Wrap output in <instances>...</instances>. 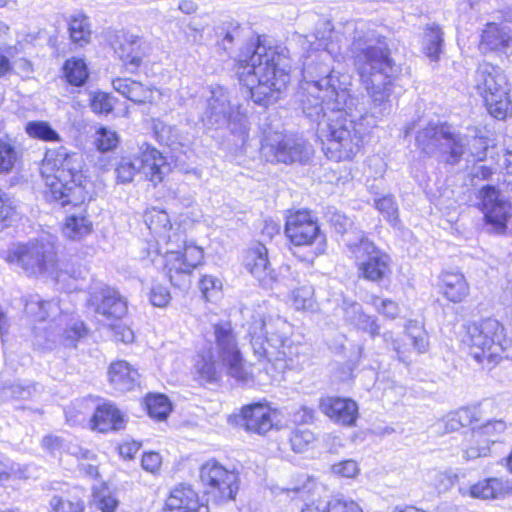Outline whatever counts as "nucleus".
<instances>
[{"mask_svg": "<svg viewBox=\"0 0 512 512\" xmlns=\"http://www.w3.org/2000/svg\"><path fill=\"white\" fill-rule=\"evenodd\" d=\"M198 478L208 503L210 501L216 506H222L237 500L241 487V477L237 470L229 469L217 459L211 458L200 465Z\"/></svg>", "mask_w": 512, "mask_h": 512, "instance_id": "nucleus-10", "label": "nucleus"}, {"mask_svg": "<svg viewBox=\"0 0 512 512\" xmlns=\"http://www.w3.org/2000/svg\"><path fill=\"white\" fill-rule=\"evenodd\" d=\"M18 218L14 199L0 188V231L11 227Z\"/></svg>", "mask_w": 512, "mask_h": 512, "instance_id": "nucleus-41", "label": "nucleus"}, {"mask_svg": "<svg viewBox=\"0 0 512 512\" xmlns=\"http://www.w3.org/2000/svg\"><path fill=\"white\" fill-rule=\"evenodd\" d=\"M48 512H86V502L77 496L55 495L49 502Z\"/></svg>", "mask_w": 512, "mask_h": 512, "instance_id": "nucleus-40", "label": "nucleus"}, {"mask_svg": "<svg viewBox=\"0 0 512 512\" xmlns=\"http://www.w3.org/2000/svg\"><path fill=\"white\" fill-rule=\"evenodd\" d=\"M438 293L451 304L465 302L470 294V285L459 271H443L438 278Z\"/></svg>", "mask_w": 512, "mask_h": 512, "instance_id": "nucleus-24", "label": "nucleus"}, {"mask_svg": "<svg viewBox=\"0 0 512 512\" xmlns=\"http://www.w3.org/2000/svg\"><path fill=\"white\" fill-rule=\"evenodd\" d=\"M242 265L263 286H270L278 280V274L270 261L269 250L260 241H254L244 249Z\"/></svg>", "mask_w": 512, "mask_h": 512, "instance_id": "nucleus-16", "label": "nucleus"}, {"mask_svg": "<svg viewBox=\"0 0 512 512\" xmlns=\"http://www.w3.org/2000/svg\"><path fill=\"white\" fill-rule=\"evenodd\" d=\"M63 445V439L57 435L48 434L41 440V447L49 452H54L60 449Z\"/></svg>", "mask_w": 512, "mask_h": 512, "instance_id": "nucleus-58", "label": "nucleus"}, {"mask_svg": "<svg viewBox=\"0 0 512 512\" xmlns=\"http://www.w3.org/2000/svg\"><path fill=\"white\" fill-rule=\"evenodd\" d=\"M205 262L204 248L194 241H185L178 249L162 254L161 273L173 288L187 290L195 271Z\"/></svg>", "mask_w": 512, "mask_h": 512, "instance_id": "nucleus-9", "label": "nucleus"}, {"mask_svg": "<svg viewBox=\"0 0 512 512\" xmlns=\"http://www.w3.org/2000/svg\"><path fill=\"white\" fill-rule=\"evenodd\" d=\"M61 77L67 86L81 88L89 82L90 69L84 58L73 56L63 62Z\"/></svg>", "mask_w": 512, "mask_h": 512, "instance_id": "nucleus-30", "label": "nucleus"}, {"mask_svg": "<svg viewBox=\"0 0 512 512\" xmlns=\"http://www.w3.org/2000/svg\"><path fill=\"white\" fill-rule=\"evenodd\" d=\"M477 47L483 55L506 54L512 47V34L500 23L489 21L480 31Z\"/></svg>", "mask_w": 512, "mask_h": 512, "instance_id": "nucleus-22", "label": "nucleus"}, {"mask_svg": "<svg viewBox=\"0 0 512 512\" xmlns=\"http://www.w3.org/2000/svg\"><path fill=\"white\" fill-rule=\"evenodd\" d=\"M95 312L109 323L121 321L128 315V302L117 289L106 287L100 293Z\"/></svg>", "mask_w": 512, "mask_h": 512, "instance_id": "nucleus-27", "label": "nucleus"}, {"mask_svg": "<svg viewBox=\"0 0 512 512\" xmlns=\"http://www.w3.org/2000/svg\"><path fill=\"white\" fill-rule=\"evenodd\" d=\"M146 44L134 34H123L118 37L114 52L121 63V69L128 74H138L147 57Z\"/></svg>", "mask_w": 512, "mask_h": 512, "instance_id": "nucleus-19", "label": "nucleus"}, {"mask_svg": "<svg viewBox=\"0 0 512 512\" xmlns=\"http://www.w3.org/2000/svg\"><path fill=\"white\" fill-rule=\"evenodd\" d=\"M493 175V170L489 166H480L471 174V181H483L489 179Z\"/></svg>", "mask_w": 512, "mask_h": 512, "instance_id": "nucleus-62", "label": "nucleus"}, {"mask_svg": "<svg viewBox=\"0 0 512 512\" xmlns=\"http://www.w3.org/2000/svg\"><path fill=\"white\" fill-rule=\"evenodd\" d=\"M67 26L72 44L77 47H85L91 42L92 29L86 14L81 12L70 16Z\"/></svg>", "mask_w": 512, "mask_h": 512, "instance_id": "nucleus-33", "label": "nucleus"}, {"mask_svg": "<svg viewBox=\"0 0 512 512\" xmlns=\"http://www.w3.org/2000/svg\"><path fill=\"white\" fill-rule=\"evenodd\" d=\"M14 65L10 58L0 51V78L13 73Z\"/></svg>", "mask_w": 512, "mask_h": 512, "instance_id": "nucleus-60", "label": "nucleus"}, {"mask_svg": "<svg viewBox=\"0 0 512 512\" xmlns=\"http://www.w3.org/2000/svg\"><path fill=\"white\" fill-rule=\"evenodd\" d=\"M93 504L101 512H116L119 501L114 491H112L107 483H101L94 486L91 492Z\"/></svg>", "mask_w": 512, "mask_h": 512, "instance_id": "nucleus-37", "label": "nucleus"}, {"mask_svg": "<svg viewBox=\"0 0 512 512\" xmlns=\"http://www.w3.org/2000/svg\"><path fill=\"white\" fill-rule=\"evenodd\" d=\"M120 137L118 133L105 126H100L95 131L94 146L97 151L107 153L118 148Z\"/></svg>", "mask_w": 512, "mask_h": 512, "instance_id": "nucleus-43", "label": "nucleus"}, {"mask_svg": "<svg viewBox=\"0 0 512 512\" xmlns=\"http://www.w3.org/2000/svg\"><path fill=\"white\" fill-rule=\"evenodd\" d=\"M356 126V121L345 112L329 119L323 142V152L328 159L342 162L355 158L363 146V135Z\"/></svg>", "mask_w": 512, "mask_h": 512, "instance_id": "nucleus-11", "label": "nucleus"}, {"mask_svg": "<svg viewBox=\"0 0 512 512\" xmlns=\"http://www.w3.org/2000/svg\"><path fill=\"white\" fill-rule=\"evenodd\" d=\"M300 512H364V510L356 500L343 495H334L327 502L315 500L306 503Z\"/></svg>", "mask_w": 512, "mask_h": 512, "instance_id": "nucleus-31", "label": "nucleus"}, {"mask_svg": "<svg viewBox=\"0 0 512 512\" xmlns=\"http://www.w3.org/2000/svg\"><path fill=\"white\" fill-rule=\"evenodd\" d=\"M109 329L112 332L116 342L131 344L135 341V331L131 325L121 321L109 323Z\"/></svg>", "mask_w": 512, "mask_h": 512, "instance_id": "nucleus-51", "label": "nucleus"}, {"mask_svg": "<svg viewBox=\"0 0 512 512\" xmlns=\"http://www.w3.org/2000/svg\"><path fill=\"white\" fill-rule=\"evenodd\" d=\"M444 45V33L438 24H429L424 28L422 52L432 62L441 59Z\"/></svg>", "mask_w": 512, "mask_h": 512, "instance_id": "nucleus-34", "label": "nucleus"}, {"mask_svg": "<svg viewBox=\"0 0 512 512\" xmlns=\"http://www.w3.org/2000/svg\"><path fill=\"white\" fill-rule=\"evenodd\" d=\"M461 343L482 369L492 370L502 361L512 360V332L494 316L466 322Z\"/></svg>", "mask_w": 512, "mask_h": 512, "instance_id": "nucleus-4", "label": "nucleus"}, {"mask_svg": "<svg viewBox=\"0 0 512 512\" xmlns=\"http://www.w3.org/2000/svg\"><path fill=\"white\" fill-rule=\"evenodd\" d=\"M347 249L360 280L378 286L391 280L393 258L373 240L363 236L348 244Z\"/></svg>", "mask_w": 512, "mask_h": 512, "instance_id": "nucleus-7", "label": "nucleus"}, {"mask_svg": "<svg viewBox=\"0 0 512 512\" xmlns=\"http://www.w3.org/2000/svg\"><path fill=\"white\" fill-rule=\"evenodd\" d=\"M144 409L154 420H166L172 411L170 399L162 393H148L143 398Z\"/></svg>", "mask_w": 512, "mask_h": 512, "instance_id": "nucleus-35", "label": "nucleus"}, {"mask_svg": "<svg viewBox=\"0 0 512 512\" xmlns=\"http://www.w3.org/2000/svg\"><path fill=\"white\" fill-rule=\"evenodd\" d=\"M198 289L206 302H216L223 296V283L215 275L202 274L198 279Z\"/></svg>", "mask_w": 512, "mask_h": 512, "instance_id": "nucleus-38", "label": "nucleus"}, {"mask_svg": "<svg viewBox=\"0 0 512 512\" xmlns=\"http://www.w3.org/2000/svg\"><path fill=\"white\" fill-rule=\"evenodd\" d=\"M509 87H511L509 80L499 66L489 62L478 65L475 89L480 96L486 95L487 92H499Z\"/></svg>", "mask_w": 512, "mask_h": 512, "instance_id": "nucleus-26", "label": "nucleus"}, {"mask_svg": "<svg viewBox=\"0 0 512 512\" xmlns=\"http://www.w3.org/2000/svg\"><path fill=\"white\" fill-rule=\"evenodd\" d=\"M82 412L76 407H69L65 410V421L70 426H75L81 421Z\"/></svg>", "mask_w": 512, "mask_h": 512, "instance_id": "nucleus-61", "label": "nucleus"}, {"mask_svg": "<svg viewBox=\"0 0 512 512\" xmlns=\"http://www.w3.org/2000/svg\"><path fill=\"white\" fill-rule=\"evenodd\" d=\"M22 154L9 139L0 138V174L6 175L21 165Z\"/></svg>", "mask_w": 512, "mask_h": 512, "instance_id": "nucleus-36", "label": "nucleus"}, {"mask_svg": "<svg viewBox=\"0 0 512 512\" xmlns=\"http://www.w3.org/2000/svg\"><path fill=\"white\" fill-rule=\"evenodd\" d=\"M261 149L266 150L267 161L273 164L306 165L314 155L309 141L296 134H283L274 143L262 144Z\"/></svg>", "mask_w": 512, "mask_h": 512, "instance_id": "nucleus-14", "label": "nucleus"}, {"mask_svg": "<svg viewBox=\"0 0 512 512\" xmlns=\"http://www.w3.org/2000/svg\"><path fill=\"white\" fill-rule=\"evenodd\" d=\"M479 199L486 224L492 226L494 232L505 234L510 219L509 206L499 199V190L492 186H483L479 191Z\"/></svg>", "mask_w": 512, "mask_h": 512, "instance_id": "nucleus-18", "label": "nucleus"}, {"mask_svg": "<svg viewBox=\"0 0 512 512\" xmlns=\"http://www.w3.org/2000/svg\"><path fill=\"white\" fill-rule=\"evenodd\" d=\"M216 344L215 356L211 348L200 351L194 363V380L201 387L218 384L222 371L238 383L254 381L253 364L248 363L239 346L237 332L230 321L212 326Z\"/></svg>", "mask_w": 512, "mask_h": 512, "instance_id": "nucleus-3", "label": "nucleus"}, {"mask_svg": "<svg viewBox=\"0 0 512 512\" xmlns=\"http://www.w3.org/2000/svg\"><path fill=\"white\" fill-rule=\"evenodd\" d=\"M164 510L165 512H209V505L192 484L178 483L169 491Z\"/></svg>", "mask_w": 512, "mask_h": 512, "instance_id": "nucleus-21", "label": "nucleus"}, {"mask_svg": "<svg viewBox=\"0 0 512 512\" xmlns=\"http://www.w3.org/2000/svg\"><path fill=\"white\" fill-rule=\"evenodd\" d=\"M163 460L159 452L146 451L141 456V467L153 475L159 474L162 468Z\"/></svg>", "mask_w": 512, "mask_h": 512, "instance_id": "nucleus-53", "label": "nucleus"}, {"mask_svg": "<svg viewBox=\"0 0 512 512\" xmlns=\"http://www.w3.org/2000/svg\"><path fill=\"white\" fill-rule=\"evenodd\" d=\"M140 172L139 166L129 156H122L115 166V180L118 184L131 183L137 173Z\"/></svg>", "mask_w": 512, "mask_h": 512, "instance_id": "nucleus-45", "label": "nucleus"}, {"mask_svg": "<svg viewBox=\"0 0 512 512\" xmlns=\"http://www.w3.org/2000/svg\"><path fill=\"white\" fill-rule=\"evenodd\" d=\"M232 418L251 435L266 436L281 428V411L266 399L242 405Z\"/></svg>", "mask_w": 512, "mask_h": 512, "instance_id": "nucleus-12", "label": "nucleus"}, {"mask_svg": "<svg viewBox=\"0 0 512 512\" xmlns=\"http://www.w3.org/2000/svg\"><path fill=\"white\" fill-rule=\"evenodd\" d=\"M145 222L151 231H158L170 225L168 214L156 208H152L145 213Z\"/></svg>", "mask_w": 512, "mask_h": 512, "instance_id": "nucleus-52", "label": "nucleus"}, {"mask_svg": "<svg viewBox=\"0 0 512 512\" xmlns=\"http://www.w3.org/2000/svg\"><path fill=\"white\" fill-rule=\"evenodd\" d=\"M112 85L115 91L139 106L152 104L157 92L154 86L130 78L118 77L112 81Z\"/></svg>", "mask_w": 512, "mask_h": 512, "instance_id": "nucleus-28", "label": "nucleus"}, {"mask_svg": "<svg viewBox=\"0 0 512 512\" xmlns=\"http://www.w3.org/2000/svg\"><path fill=\"white\" fill-rule=\"evenodd\" d=\"M481 417L479 411L473 407H461L448 413L443 419V430L446 433L457 432L463 428H470L469 448L472 456L485 457L489 455L491 446L502 442L507 429L503 420H491L477 426Z\"/></svg>", "mask_w": 512, "mask_h": 512, "instance_id": "nucleus-5", "label": "nucleus"}, {"mask_svg": "<svg viewBox=\"0 0 512 512\" xmlns=\"http://www.w3.org/2000/svg\"><path fill=\"white\" fill-rule=\"evenodd\" d=\"M178 8L185 14H193L197 11V4L193 0H182L180 1Z\"/></svg>", "mask_w": 512, "mask_h": 512, "instance_id": "nucleus-63", "label": "nucleus"}, {"mask_svg": "<svg viewBox=\"0 0 512 512\" xmlns=\"http://www.w3.org/2000/svg\"><path fill=\"white\" fill-rule=\"evenodd\" d=\"M374 206L387 221L391 223L398 222V207L393 196L384 195L376 199Z\"/></svg>", "mask_w": 512, "mask_h": 512, "instance_id": "nucleus-49", "label": "nucleus"}, {"mask_svg": "<svg viewBox=\"0 0 512 512\" xmlns=\"http://www.w3.org/2000/svg\"><path fill=\"white\" fill-rule=\"evenodd\" d=\"M468 495L479 500H499L512 495V482L501 477L478 480L468 488Z\"/></svg>", "mask_w": 512, "mask_h": 512, "instance_id": "nucleus-25", "label": "nucleus"}, {"mask_svg": "<svg viewBox=\"0 0 512 512\" xmlns=\"http://www.w3.org/2000/svg\"><path fill=\"white\" fill-rule=\"evenodd\" d=\"M88 335V329L83 322L75 323L67 327L64 331L65 339L72 345L85 338Z\"/></svg>", "mask_w": 512, "mask_h": 512, "instance_id": "nucleus-56", "label": "nucleus"}, {"mask_svg": "<svg viewBox=\"0 0 512 512\" xmlns=\"http://www.w3.org/2000/svg\"><path fill=\"white\" fill-rule=\"evenodd\" d=\"M319 409L333 423L343 427H354L359 418L357 402L350 397L325 396L319 400Z\"/></svg>", "mask_w": 512, "mask_h": 512, "instance_id": "nucleus-20", "label": "nucleus"}, {"mask_svg": "<svg viewBox=\"0 0 512 512\" xmlns=\"http://www.w3.org/2000/svg\"><path fill=\"white\" fill-rule=\"evenodd\" d=\"M406 336L409 340L413 350L422 354L428 351L429 340L428 333L422 326L419 325H408L405 330Z\"/></svg>", "mask_w": 512, "mask_h": 512, "instance_id": "nucleus-46", "label": "nucleus"}, {"mask_svg": "<svg viewBox=\"0 0 512 512\" xmlns=\"http://www.w3.org/2000/svg\"><path fill=\"white\" fill-rule=\"evenodd\" d=\"M283 234L290 250L311 249L314 257L326 253V234L317 214L308 207H292L284 212Z\"/></svg>", "mask_w": 512, "mask_h": 512, "instance_id": "nucleus-6", "label": "nucleus"}, {"mask_svg": "<svg viewBox=\"0 0 512 512\" xmlns=\"http://www.w3.org/2000/svg\"><path fill=\"white\" fill-rule=\"evenodd\" d=\"M40 173L50 198L60 206L79 208L69 213L60 225L63 237L81 241L94 231L88 213L89 203L95 199L94 183L83 170L77 154L64 147L48 150L42 160Z\"/></svg>", "mask_w": 512, "mask_h": 512, "instance_id": "nucleus-1", "label": "nucleus"}, {"mask_svg": "<svg viewBox=\"0 0 512 512\" xmlns=\"http://www.w3.org/2000/svg\"><path fill=\"white\" fill-rule=\"evenodd\" d=\"M511 87L499 92H487L480 96L488 113L495 119L505 120L512 111Z\"/></svg>", "mask_w": 512, "mask_h": 512, "instance_id": "nucleus-32", "label": "nucleus"}, {"mask_svg": "<svg viewBox=\"0 0 512 512\" xmlns=\"http://www.w3.org/2000/svg\"><path fill=\"white\" fill-rule=\"evenodd\" d=\"M1 258L29 278L45 275L59 264L57 249L39 241L13 243L2 252Z\"/></svg>", "mask_w": 512, "mask_h": 512, "instance_id": "nucleus-8", "label": "nucleus"}, {"mask_svg": "<svg viewBox=\"0 0 512 512\" xmlns=\"http://www.w3.org/2000/svg\"><path fill=\"white\" fill-rule=\"evenodd\" d=\"M472 146L475 148H479L477 151H471V156L473 161L479 162L483 161L487 157V142L484 137L475 136L472 139Z\"/></svg>", "mask_w": 512, "mask_h": 512, "instance_id": "nucleus-57", "label": "nucleus"}, {"mask_svg": "<svg viewBox=\"0 0 512 512\" xmlns=\"http://www.w3.org/2000/svg\"><path fill=\"white\" fill-rule=\"evenodd\" d=\"M115 99L107 92L95 91L89 99L91 111L98 116H107L114 110Z\"/></svg>", "mask_w": 512, "mask_h": 512, "instance_id": "nucleus-44", "label": "nucleus"}, {"mask_svg": "<svg viewBox=\"0 0 512 512\" xmlns=\"http://www.w3.org/2000/svg\"><path fill=\"white\" fill-rule=\"evenodd\" d=\"M316 441L315 434L307 427H296L289 438L291 448L296 453H303L313 448Z\"/></svg>", "mask_w": 512, "mask_h": 512, "instance_id": "nucleus-42", "label": "nucleus"}, {"mask_svg": "<svg viewBox=\"0 0 512 512\" xmlns=\"http://www.w3.org/2000/svg\"><path fill=\"white\" fill-rule=\"evenodd\" d=\"M141 449V442L136 440H124L117 446L119 456L124 460H132Z\"/></svg>", "mask_w": 512, "mask_h": 512, "instance_id": "nucleus-55", "label": "nucleus"}, {"mask_svg": "<svg viewBox=\"0 0 512 512\" xmlns=\"http://www.w3.org/2000/svg\"><path fill=\"white\" fill-rule=\"evenodd\" d=\"M149 301L155 307L164 308L171 301L170 291L163 285H155L149 292Z\"/></svg>", "mask_w": 512, "mask_h": 512, "instance_id": "nucleus-54", "label": "nucleus"}, {"mask_svg": "<svg viewBox=\"0 0 512 512\" xmlns=\"http://www.w3.org/2000/svg\"><path fill=\"white\" fill-rule=\"evenodd\" d=\"M127 422V415L116 403L103 400L95 405L87 425L91 432L107 435L124 430Z\"/></svg>", "mask_w": 512, "mask_h": 512, "instance_id": "nucleus-17", "label": "nucleus"}, {"mask_svg": "<svg viewBox=\"0 0 512 512\" xmlns=\"http://www.w3.org/2000/svg\"><path fill=\"white\" fill-rule=\"evenodd\" d=\"M108 382L117 390L127 392L138 386V370L125 360H114L107 369Z\"/></svg>", "mask_w": 512, "mask_h": 512, "instance_id": "nucleus-29", "label": "nucleus"}, {"mask_svg": "<svg viewBox=\"0 0 512 512\" xmlns=\"http://www.w3.org/2000/svg\"><path fill=\"white\" fill-rule=\"evenodd\" d=\"M357 73L364 83H372L377 74L384 76L383 86L391 85L393 77L390 74L396 66L386 37L377 38V46L370 45L363 48L355 58Z\"/></svg>", "mask_w": 512, "mask_h": 512, "instance_id": "nucleus-13", "label": "nucleus"}, {"mask_svg": "<svg viewBox=\"0 0 512 512\" xmlns=\"http://www.w3.org/2000/svg\"><path fill=\"white\" fill-rule=\"evenodd\" d=\"M429 128L433 138L446 141L445 147L440 151L443 163L450 166L459 164L465 154V145L460 135L447 122L436 123Z\"/></svg>", "mask_w": 512, "mask_h": 512, "instance_id": "nucleus-23", "label": "nucleus"}, {"mask_svg": "<svg viewBox=\"0 0 512 512\" xmlns=\"http://www.w3.org/2000/svg\"><path fill=\"white\" fill-rule=\"evenodd\" d=\"M235 69L250 99L264 108L281 100L291 84L289 57L277 47L263 46L261 35L256 36L249 51L238 56Z\"/></svg>", "mask_w": 512, "mask_h": 512, "instance_id": "nucleus-2", "label": "nucleus"}, {"mask_svg": "<svg viewBox=\"0 0 512 512\" xmlns=\"http://www.w3.org/2000/svg\"><path fill=\"white\" fill-rule=\"evenodd\" d=\"M30 305L29 315L34 323L48 321L57 310V304L52 300H38Z\"/></svg>", "mask_w": 512, "mask_h": 512, "instance_id": "nucleus-47", "label": "nucleus"}, {"mask_svg": "<svg viewBox=\"0 0 512 512\" xmlns=\"http://www.w3.org/2000/svg\"><path fill=\"white\" fill-rule=\"evenodd\" d=\"M360 465L354 459H344L335 462L330 467V472L337 478L354 479L360 474Z\"/></svg>", "mask_w": 512, "mask_h": 512, "instance_id": "nucleus-48", "label": "nucleus"}, {"mask_svg": "<svg viewBox=\"0 0 512 512\" xmlns=\"http://www.w3.org/2000/svg\"><path fill=\"white\" fill-rule=\"evenodd\" d=\"M25 132L30 138L35 140L43 142L61 141L59 133L46 121L33 120L27 122L25 125Z\"/></svg>", "mask_w": 512, "mask_h": 512, "instance_id": "nucleus-39", "label": "nucleus"}, {"mask_svg": "<svg viewBox=\"0 0 512 512\" xmlns=\"http://www.w3.org/2000/svg\"><path fill=\"white\" fill-rule=\"evenodd\" d=\"M136 159L139 162V170L144 180L153 187L164 184L174 170L169 157L149 143H144L140 147Z\"/></svg>", "mask_w": 512, "mask_h": 512, "instance_id": "nucleus-15", "label": "nucleus"}, {"mask_svg": "<svg viewBox=\"0 0 512 512\" xmlns=\"http://www.w3.org/2000/svg\"><path fill=\"white\" fill-rule=\"evenodd\" d=\"M286 494L289 496L290 499H306L310 496L311 490L306 487V485L303 486H297L293 488H288L285 490Z\"/></svg>", "mask_w": 512, "mask_h": 512, "instance_id": "nucleus-59", "label": "nucleus"}, {"mask_svg": "<svg viewBox=\"0 0 512 512\" xmlns=\"http://www.w3.org/2000/svg\"><path fill=\"white\" fill-rule=\"evenodd\" d=\"M378 300L379 296L377 295H373L371 298L372 305L375 307L378 314L390 320L396 319L398 317L400 308L397 302L392 299L385 298L381 299L377 304Z\"/></svg>", "mask_w": 512, "mask_h": 512, "instance_id": "nucleus-50", "label": "nucleus"}, {"mask_svg": "<svg viewBox=\"0 0 512 512\" xmlns=\"http://www.w3.org/2000/svg\"><path fill=\"white\" fill-rule=\"evenodd\" d=\"M504 175L506 181L512 184V151L505 154Z\"/></svg>", "mask_w": 512, "mask_h": 512, "instance_id": "nucleus-64", "label": "nucleus"}]
</instances>
